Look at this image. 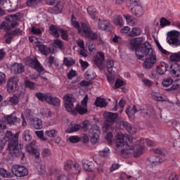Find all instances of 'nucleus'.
<instances>
[{
  "mask_svg": "<svg viewBox=\"0 0 180 180\" xmlns=\"http://www.w3.org/2000/svg\"><path fill=\"white\" fill-rule=\"evenodd\" d=\"M72 167H74V162L72 160H68L65 164V171H70Z\"/></svg>",
  "mask_w": 180,
  "mask_h": 180,
  "instance_id": "54",
  "label": "nucleus"
},
{
  "mask_svg": "<svg viewBox=\"0 0 180 180\" xmlns=\"http://www.w3.org/2000/svg\"><path fill=\"white\" fill-rule=\"evenodd\" d=\"M156 46H158V50H160L162 54H164L165 56H169L171 54V52H168L167 50L162 49V46H161L160 42H156Z\"/></svg>",
  "mask_w": 180,
  "mask_h": 180,
  "instance_id": "51",
  "label": "nucleus"
},
{
  "mask_svg": "<svg viewBox=\"0 0 180 180\" xmlns=\"http://www.w3.org/2000/svg\"><path fill=\"white\" fill-rule=\"evenodd\" d=\"M105 121L104 122L103 129L104 131H109L112 126L119 120V114L117 112H105L104 114Z\"/></svg>",
  "mask_w": 180,
  "mask_h": 180,
  "instance_id": "7",
  "label": "nucleus"
},
{
  "mask_svg": "<svg viewBox=\"0 0 180 180\" xmlns=\"http://www.w3.org/2000/svg\"><path fill=\"white\" fill-rule=\"evenodd\" d=\"M84 78L87 81L92 82L93 79L96 78V73L94 72L92 70L89 69L84 73Z\"/></svg>",
  "mask_w": 180,
  "mask_h": 180,
  "instance_id": "28",
  "label": "nucleus"
},
{
  "mask_svg": "<svg viewBox=\"0 0 180 180\" xmlns=\"http://www.w3.org/2000/svg\"><path fill=\"white\" fill-rule=\"evenodd\" d=\"M94 63L99 70L103 67V63H105V53L103 52H97L94 58Z\"/></svg>",
  "mask_w": 180,
  "mask_h": 180,
  "instance_id": "14",
  "label": "nucleus"
},
{
  "mask_svg": "<svg viewBox=\"0 0 180 180\" xmlns=\"http://www.w3.org/2000/svg\"><path fill=\"white\" fill-rule=\"evenodd\" d=\"M170 72L173 77H180V66L176 64H172L170 66Z\"/></svg>",
  "mask_w": 180,
  "mask_h": 180,
  "instance_id": "21",
  "label": "nucleus"
},
{
  "mask_svg": "<svg viewBox=\"0 0 180 180\" xmlns=\"http://www.w3.org/2000/svg\"><path fill=\"white\" fill-rule=\"evenodd\" d=\"M63 64L66 67H72V65L75 64V60H74L72 58H64Z\"/></svg>",
  "mask_w": 180,
  "mask_h": 180,
  "instance_id": "35",
  "label": "nucleus"
},
{
  "mask_svg": "<svg viewBox=\"0 0 180 180\" xmlns=\"http://www.w3.org/2000/svg\"><path fill=\"white\" fill-rule=\"evenodd\" d=\"M169 56V60L172 61V63H179L180 61V53H170Z\"/></svg>",
  "mask_w": 180,
  "mask_h": 180,
  "instance_id": "34",
  "label": "nucleus"
},
{
  "mask_svg": "<svg viewBox=\"0 0 180 180\" xmlns=\"http://www.w3.org/2000/svg\"><path fill=\"white\" fill-rule=\"evenodd\" d=\"M108 153L109 149L108 148H105L103 150H100V154L101 157H108Z\"/></svg>",
  "mask_w": 180,
  "mask_h": 180,
  "instance_id": "64",
  "label": "nucleus"
},
{
  "mask_svg": "<svg viewBox=\"0 0 180 180\" xmlns=\"http://www.w3.org/2000/svg\"><path fill=\"white\" fill-rule=\"evenodd\" d=\"M12 174L17 176V178H22L26 176L29 174V170L25 166H20L18 165H13L11 168Z\"/></svg>",
  "mask_w": 180,
  "mask_h": 180,
  "instance_id": "9",
  "label": "nucleus"
},
{
  "mask_svg": "<svg viewBox=\"0 0 180 180\" xmlns=\"http://www.w3.org/2000/svg\"><path fill=\"white\" fill-rule=\"evenodd\" d=\"M160 27H165V26H171V21L167 20L165 18H162L160 21Z\"/></svg>",
  "mask_w": 180,
  "mask_h": 180,
  "instance_id": "47",
  "label": "nucleus"
},
{
  "mask_svg": "<svg viewBox=\"0 0 180 180\" xmlns=\"http://www.w3.org/2000/svg\"><path fill=\"white\" fill-rule=\"evenodd\" d=\"M115 144L117 147H124L127 151L131 150L134 151V146H130L129 144H127V141H129V143H131L133 141V136L130 135H124L123 134H118L115 136Z\"/></svg>",
  "mask_w": 180,
  "mask_h": 180,
  "instance_id": "5",
  "label": "nucleus"
},
{
  "mask_svg": "<svg viewBox=\"0 0 180 180\" xmlns=\"http://www.w3.org/2000/svg\"><path fill=\"white\" fill-rule=\"evenodd\" d=\"M82 164L85 171H88L89 172L92 171V169L94 168V163H92V162H89L88 160L84 159L82 160Z\"/></svg>",
  "mask_w": 180,
  "mask_h": 180,
  "instance_id": "26",
  "label": "nucleus"
},
{
  "mask_svg": "<svg viewBox=\"0 0 180 180\" xmlns=\"http://www.w3.org/2000/svg\"><path fill=\"white\" fill-rule=\"evenodd\" d=\"M19 132L13 134L12 131H7L4 140L8 141V148L7 150H9V153L12 157H18L20 160H25V153L22 151L23 146L21 144H19Z\"/></svg>",
  "mask_w": 180,
  "mask_h": 180,
  "instance_id": "2",
  "label": "nucleus"
},
{
  "mask_svg": "<svg viewBox=\"0 0 180 180\" xmlns=\"http://www.w3.org/2000/svg\"><path fill=\"white\" fill-rule=\"evenodd\" d=\"M79 129H81V125L72 122L68 125L66 133H74L78 131Z\"/></svg>",
  "mask_w": 180,
  "mask_h": 180,
  "instance_id": "27",
  "label": "nucleus"
},
{
  "mask_svg": "<svg viewBox=\"0 0 180 180\" xmlns=\"http://www.w3.org/2000/svg\"><path fill=\"white\" fill-rule=\"evenodd\" d=\"M136 57L139 60L144 61L143 65L146 70H151L157 64V56L154 54V50L148 41L144 42L141 48L136 51ZM144 57L148 58L144 60Z\"/></svg>",
  "mask_w": 180,
  "mask_h": 180,
  "instance_id": "1",
  "label": "nucleus"
},
{
  "mask_svg": "<svg viewBox=\"0 0 180 180\" xmlns=\"http://www.w3.org/2000/svg\"><path fill=\"white\" fill-rule=\"evenodd\" d=\"M0 175L3 178H12L13 176L12 173L8 172V171L4 168H0Z\"/></svg>",
  "mask_w": 180,
  "mask_h": 180,
  "instance_id": "41",
  "label": "nucleus"
},
{
  "mask_svg": "<svg viewBox=\"0 0 180 180\" xmlns=\"http://www.w3.org/2000/svg\"><path fill=\"white\" fill-rule=\"evenodd\" d=\"M95 105L98 108H105V106H106V101L104 98L98 97L95 101Z\"/></svg>",
  "mask_w": 180,
  "mask_h": 180,
  "instance_id": "37",
  "label": "nucleus"
},
{
  "mask_svg": "<svg viewBox=\"0 0 180 180\" xmlns=\"http://www.w3.org/2000/svg\"><path fill=\"white\" fill-rule=\"evenodd\" d=\"M179 88H180V79H176L174 81L170 89H167V91H175L176 89H179Z\"/></svg>",
  "mask_w": 180,
  "mask_h": 180,
  "instance_id": "48",
  "label": "nucleus"
},
{
  "mask_svg": "<svg viewBox=\"0 0 180 180\" xmlns=\"http://www.w3.org/2000/svg\"><path fill=\"white\" fill-rule=\"evenodd\" d=\"M56 178L57 180H70L68 176H66L65 174H58L56 176Z\"/></svg>",
  "mask_w": 180,
  "mask_h": 180,
  "instance_id": "63",
  "label": "nucleus"
},
{
  "mask_svg": "<svg viewBox=\"0 0 180 180\" xmlns=\"http://www.w3.org/2000/svg\"><path fill=\"white\" fill-rule=\"evenodd\" d=\"M90 127H91V124H89V121L85 120L80 125V129H83L84 131H88V129H89Z\"/></svg>",
  "mask_w": 180,
  "mask_h": 180,
  "instance_id": "49",
  "label": "nucleus"
},
{
  "mask_svg": "<svg viewBox=\"0 0 180 180\" xmlns=\"http://www.w3.org/2000/svg\"><path fill=\"white\" fill-rule=\"evenodd\" d=\"M98 27L101 30H108L109 29V22L106 20L101 21L98 25Z\"/></svg>",
  "mask_w": 180,
  "mask_h": 180,
  "instance_id": "40",
  "label": "nucleus"
},
{
  "mask_svg": "<svg viewBox=\"0 0 180 180\" xmlns=\"http://www.w3.org/2000/svg\"><path fill=\"white\" fill-rule=\"evenodd\" d=\"M126 85V82L120 79H117L115 83V86L116 89L120 88V86H124Z\"/></svg>",
  "mask_w": 180,
  "mask_h": 180,
  "instance_id": "52",
  "label": "nucleus"
},
{
  "mask_svg": "<svg viewBox=\"0 0 180 180\" xmlns=\"http://www.w3.org/2000/svg\"><path fill=\"white\" fill-rule=\"evenodd\" d=\"M138 112H139L143 117H148V116L154 115V108L152 106L145 105L141 107Z\"/></svg>",
  "mask_w": 180,
  "mask_h": 180,
  "instance_id": "16",
  "label": "nucleus"
},
{
  "mask_svg": "<svg viewBox=\"0 0 180 180\" xmlns=\"http://www.w3.org/2000/svg\"><path fill=\"white\" fill-rule=\"evenodd\" d=\"M169 67V65H168V64H167L166 63L160 62L156 68L158 74H159V75H164V74H165V72L168 71Z\"/></svg>",
  "mask_w": 180,
  "mask_h": 180,
  "instance_id": "19",
  "label": "nucleus"
},
{
  "mask_svg": "<svg viewBox=\"0 0 180 180\" xmlns=\"http://www.w3.org/2000/svg\"><path fill=\"white\" fill-rule=\"evenodd\" d=\"M5 37L6 44H11L12 39H13V35L11 34V32H7L5 34Z\"/></svg>",
  "mask_w": 180,
  "mask_h": 180,
  "instance_id": "50",
  "label": "nucleus"
},
{
  "mask_svg": "<svg viewBox=\"0 0 180 180\" xmlns=\"http://www.w3.org/2000/svg\"><path fill=\"white\" fill-rule=\"evenodd\" d=\"M30 123L34 129L36 130H40L43 129V122H41V120L39 118H34L30 120Z\"/></svg>",
  "mask_w": 180,
  "mask_h": 180,
  "instance_id": "20",
  "label": "nucleus"
},
{
  "mask_svg": "<svg viewBox=\"0 0 180 180\" xmlns=\"http://www.w3.org/2000/svg\"><path fill=\"white\" fill-rule=\"evenodd\" d=\"M25 85L27 88H29L30 89H34V82L27 80L25 82Z\"/></svg>",
  "mask_w": 180,
  "mask_h": 180,
  "instance_id": "60",
  "label": "nucleus"
},
{
  "mask_svg": "<svg viewBox=\"0 0 180 180\" xmlns=\"http://www.w3.org/2000/svg\"><path fill=\"white\" fill-rule=\"evenodd\" d=\"M63 99L65 109L67 112L72 113V115H77V112L79 115H85L88 112V108L82 105H77L74 108V103L77 102V99H75V97L72 94H65L63 96Z\"/></svg>",
  "mask_w": 180,
  "mask_h": 180,
  "instance_id": "3",
  "label": "nucleus"
},
{
  "mask_svg": "<svg viewBox=\"0 0 180 180\" xmlns=\"http://www.w3.org/2000/svg\"><path fill=\"white\" fill-rule=\"evenodd\" d=\"M165 178H168L169 180H178V176L175 173H171V172L168 171L166 172Z\"/></svg>",
  "mask_w": 180,
  "mask_h": 180,
  "instance_id": "44",
  "label": "nucleus"
},
{
  "mask_svg": "<svg viewBox=\"0 0 180 180\" xmlns=\"http://www.w3.org/2000/svg\"><path fill=\"white\" fill-rule=\"evenodd\" d=\"M51 151L49 148H44L41 151V155L44 157H50Z\"/></svg>",
  "mask_w": 180,
  "mask_h": 180,
  "instance_id": "58",
  "label": "nucleus"
},
{
  "mask_svg": "<svg viewBox=\"0 0 180 180\" xmlns=\"http://www.w3.org/2000/svg\"><path fill=\"white\" fill-rule=\"evenodd\" d=\"M79 63L82 70H86L89 67V63L86 61H84L82 59H79Z\"/></svg>",
  "mask_w": 180,
  "mask_h": 180,
  "instance_id": "59",
  "label": "nucleus"
},
{
  "mask_svg": "<svg viewBox=\"0 0 180 180\" xmlns=\"http://www.w3.org/2000/svg\"><path fill=\"white\" fill-rule=\"evenodd\" d=\"M79 34H81L83 37L89 39L93 41H99V43H103L102 41V35L98 32H93L91 30L89 24L86 22H81L80 28L78 31Z\"/></svg>",
  "mask_w": 180,
  "mask_h": 180,
  "instance_id": "4",
  "label": "nucleus"
},
{
  "mask_svg": "<svg viewBox=\"0 0 180 180\" xmlns=\"http://www.w3.org/2000/svg\"><path fill=\"white\" fill-rule=\"evenodd\" d=\"M22 139L25 140V141H30L32 140V136H30V131L27 129L22 134Z\"/></svg>",
  "mask_w": 180,
  "mask_h": 180,
  "instance_id": "46",
  "label": "nucleus"
},
{
  "mask_svg": "<svg viewBox=\"0 0 180 180\" xmlns=\"http://www.w3.org/2000/svg\"><path fill=\"white\" fill-rule=\"evenodd\" d=\"M37 47H38L39 51L44 56H49V53H51V49L45 45L39 44V45H37Z\"/></svg>",
  "mask_w": 180,
  "mask_h": 180,
  "instance_id": "30",
  "label": "nucleus"
},
{
  "mask_svg": "<svg viewBox=\"0 0 180 180\" xmlns=\"http://www.w3.org/2000/svg\"><path fill=\"white\" fill-rule=\"evenodd\" d=\"M138 112L139 110L136 108V105H134L131 110L129 108L126 110V113L127 116H129V117H131V116H133V115H136V113H137Z\"/></svg>",
  "mask_w": 180,
  "mask_h": 180,
  "instance_id": "43",
  "label": "nucleus"
},
{
  "mask_svg": "<svg viewBox=\"0 0 180 180\" xmlns=\"http://www.w3.org/2000/svg\"><path fill=\"white\" fill-rule=\"evenodd\" d=\"M121 124L126 129L129 134H136V129L131 126L129 122L123 121Z\"/></svg>",
  "mask_w": 180,
  "mask_h": 180,
  "instance_id": "25",
  "label": "nucleus"
},
{
  "mask_svg": "<svg viewBox=\"0 0 180 180\" xmlns=\"http://www.w3.org/2000/svg\"><path fill=\"white\" fill-rule=\"evenodd\" d=\"M101 135V128L97 124L91 126L89 136L91 138V142L92 144H96L99 141V136Z\"/></svg>",
  "mask_w": 180,
  "mask_h": 180,
  "instance_id": "8",
  "label": "nucleus"
},
{
  "mask_svg": "<svg viewBox=\"0 0 180 180\" xmlns=\"http://www.w3.org/2000/svg\"><path fill=\"white\" fill-rule=\"evenodd\" d=\"M60 34H61V37L63 39V40H68V32H67V30H60Z\"/></svg>",
  "mask_w": 180,
  "mask_h": 180,
  "instance_id": "57",
  "label": "nucleus"
},
{
  "mask_svg": "<svg viewBox=\"0 0 180 180\" xmlns=\"http://www.w3.org/2000/svg\"><path fill=\"white\" fill-rule=\"evenodd\" d=\"M124 19H126L127 22L129 26H134L136 25V21L133 16L130 15L129 14H127L124 15Z\"/></svg>",
  "mask_w": 180,
  "mask_h": 180,
  "instance_id": "36",
  "label": "nucleus"
},
{
  "mask_svg": "<svg viewBox=\"0 0 180 180\" xmlns=\"http://www.w3.org/2000/svg\"><path fill=\"white\" fill-rule=\"evenodd\" d=\"M143 41H144V37H136L130 40L129 42V48L132 51H136V53L137 52V50H140L141 49V46H143Z\"/></svg>",
  "mask_w": 180,
  "mask_h": 180,
  "instance_id": "11",
  "label": "nucleus"
},
{
  "mask_svg": "<svg viewBox=\"0 0 180 180\" xmlns=\"http://www.w3.org/2000/svg\"><path fill=\"white\" fill-rule=\"evenodd\" d=\"M27 61L30 67L34 68L38 72H43L44 71V68H43V66H41V64H40V62L37 58H28Z\"/></svg>",
  "mask_w": 180,
  "mask_h": 180,
  "instance_id": "17",
  "label": "nucleus"
},
{
  "mask_svg": "<svg viewBox=\"0 0 180 180\" xmlns=\"http://www.w3.org/2000/svg\"><path fill=\"white\" fill-rule=\"evenodd\" d=\"M113 23L115 26H120L122 27V26L124 25V22H123V17H122V15L115 16L113 18Z\"/></svg>",
  "mask_w": 180,
  "mask_h": 180,
  "instance_id": "33",
  "label": "nucleus"
},
{
  "mask_svg": "<svg viewBox=\"0 0 180 180\" xmlns=\"http://www.w3.org/2000/svg\"><path fill=\"white\" fill-rule=\"evenodd\" d=\"M113 67H115V62L112 60H108L107 62V70L109 74H112L113 71Z\"/></svg>",
  "mask_w": 180,
  "mask_h": 180,
  "instance_id": "45",
  "label": "nucleus"
},
{
  "mask_svg": "<svg viewBox=\"0 0 180 180\" xmlns=\"http://www.w3.org/2000/svg\"><path fill=\"white\" fill-rule=\"evenodd\" d=\"M19 78L17 76H13L8 80L6 88L7 91H18L19 89Z\"/></svg>",
  "mask_w": 180,
  "mask_h": 180,
  "instance_id": "12",
  "label": "nucleus"
},
{
  "mask_svg": "<svg viewBox=\"0 0 180 180\" xmlns=\"http://www.w3.org/2000/svg\"><path fill=\"white\" fill-rule=\"evenodd\" d=\"M173 82H174V79H172V78H171V77H166V78H165L162 80V85L163 86L168 87L170 85H172Z\"/></svg>",
  "mask_w": 180,
  "mask_h": 180,
  "instance_id": "42",
  "label": "nucleus"
},
{
  "mask_svg": "<svg viewBox=\"0 0 180 180\" xmlns=\"http://www.w3.org/2000/svg\"><path fill=\"white\" fill-rule=\"evenodd\" d=\"M49 33L51 34V36H53V37L58 38L60 37V34L58 33V28H57V26L54 25H51L49 27Z\"/></svg>",
  "mask_w": 180,
  "mask_h": 180,
  "instance_id": "32",
  "label": "nucleus"
},
{
  "mask_svg": "<svg viewBox=\"0 0 180 180\" xmlns=\"http://www.w3.org/2000/svg\"><path fill=\"white\" fill-rule=\"evenodd\" d=\"M150 95H151V98H153V99H155V101H159L162 102L167 100V97L158 91H153L150 94Z\"/></svg>",
  "mask_w": 180,
  "mask_h": 180,
  "instance_id": "23",
  "label": "nucleus"
},
{
  "mask_svg": "<svg viewBox=\"0 0 180 180\" xmlns=\"http://www.w3.org/2000/svg\"><path fill=\"white\" fill-rule=\"evenodd\" d=\"M180 34L178 31H171L168 33V43L169 44H174V46H180L179 40Z\"/></svg>",
  "mask_w": 180,
  "mask_h": 180,
  "instance_id": "10",
  "label": "nucleus"
},
{
  "mask_svg": "<svg viewBox=\"0 0 180 180\" xmlns=\"http://www.w3.org/2000/svg\"><path fill=\"white\" fill-rule=\"evenodd\" d=\"M18 19V15H7L6 17V20H7V22H10L11 25V27H15V26L18 25V22L16 21Z\"/></svg>",
  "mask_w": 180,
  "mask_h": 180,
  "instance_id": "24",
  "label": "nucleus"
},
{
  "mask_svg": "<svg viewBox=\"0 0 180 180\" xmlns=\"http://www.w3.org/2000/svg\"><path fill=\"white\" fill-rule=\"evenodd\" d=\"M56 133H57V131L55 129H51V130L45 131V134H46V136H48V137H51V138L56 137Z\"/></svg>",
  "mask_w": 180,
  "mask_h": 180,
  "instance_id": "56",
  "label": "nucleus"
},
{
  "mask_svg": "<svg viewBox=\"0 0 180 180\" xmlns=\"http://www.w3.org/2000/svg\"><path fill=\"white\" fill-rule=\"evenodd\" d=\"M31 32L33 33V34H41V30L36 27H32Z\"/></svg>",
  "mask_w": 180,
  "mask_h": 180,
  "instance_id": "62",
  "label": "nucleus"
},
{
  "mask_svg": "<svg viewBox=\"0 0 180 180\" xmlns=\"http://www.w3.org/2000/svg\"><path fill=\"white\" fill-rule=\"evenodd\" d=\"M87 13H89L90 18L93 20L98 18V11L94 6H89L87 8Z\"/></svg>",
  "mask_w": 180,
  "mask_h": 180,
  "instance_id": "29",
  "label": "nucleus"
},
{
  "mask_svg": "<svg viewBox=\"0 0 180 180\" xmlns=\"http://www.w3.org/2000/svg\"><path fill=\"white\" fill-rule=\"evenodd\" d=\"M37 98L41 101V102H46L49 105H52V106H60L61 105V100L58 97L51 96L50 93H36Z\"/></svg>",
  "mask_w": 180,
  "mask_h": 180,
  "instance_id": "6",
  "label": "nucleus"
},
{
  "mask_svg": "<svg viewBox=\"0 0 180 180\" xmlns=\"http://www.w3.org/2000/svg\"><path fill=\"white\" fill-rule=\"evenodd\" d=\"M35 134L37 136V137H39V139H41V140L46 141L47 138L44 137V134L43 131H36Z\"/></svg>",
  "mask_w": 180,
  "mask_h": 180,
  "instance_id": "55",
  "label": "nucleus"
},
{
  "mask_svg": "<svg viewBox=\"0 0 180 180\" xmlns=\"http://www.w3.org/2000/svg\"><path fill=\"white\" fill-rule=\"evenodd\" d=\"M27 151L32 155H34L36 158H39L40 157V152L38 150L37 148H36V141H32L27 146Z\"/></svg>",
  "mask_w": 180,
  "mask_h": 180,
  "instance_id": "13",
  "label": "nucleus"
},
{
  "mask_svg": "<svg viewBox=\"0 0 180 180\" xmlns=\"http://www.w3.org/2000/svg\"><path fill=\"white\" fill-rule=\"evenodd\" d=\"M11 71L12 74H15V75L23 74L25 72V66L22 63H14L11 68Z\"/></svg>",
  "mask_w": 180,
  "mask_h": 180,
  "instance_id": "18",
  "label": "nucleus"
},
{
  "mask_svg": "<svg viewBox=\"0 0 180 180\" xmlns=\"http://www.w3.org/2000/svg\"><path fill=\"white\" fill-rule=\"evenodd\" d=\"M20 98V94H15L13 96L10 97L8 101L13 106H15L19 103V99Z\"/></svg>",
  "mask_w": 180,
  "mask_h": 180,
  "instance_id": "31",
  "label": "nucleus"
},
{
  "mask_svg": "<svg viewBox=\"0 0 180 180\" xmlns=\"http://www.w3.org/2000/svg\"><path fill=\"white\" fill-rule=\"evenodd\" d=\"M69 79H72L74 77H77V72L74 70H71L70 72L67 74Z\"/></svg>",
  "mask_w": 180,
  "mask_h": 180,
  "instance_id": "61",
  "label": "nucleus"
},
{
  "mask_svg": "<svg viewBox=\"0 0 180 180\" xmlns=\"http://www.w3.org/2000/svg\"><path fill=\"white\" fill-rule=\"evenodd\" d=\"M131 12L134 13V15H135V16H137V18H140V16H143L144 14V10L140 5L133 7L131 8Z\"/></svg>",
  "mask_w": 180,
  "mask_h": 180,
  "instance_id": "22",
  "label": "nucleus"
},
{
  "mask_svg": "<svg viewBox=\"0 0 180 180\" xmlns=\"http://www.w3.org/2000/svg\"><path fill=\"white\" fill-rule=\"evenodd\" d=\"M4 119L6 123L11 126H18V124H20V118L18 117L15 113L5 116Z\"/></svg>",
  "mask_w": 180,
  "mask_h": 180,
  "instance_id": "15",
  "label": "nucleus"
},
{
  "mask_svg": "<svg viewBox=\"0 0 180 180\" xmlns=\"http://www.w3.org/2000/svg\"><path fill=\"white\" fill-rule=\"evenodd\" d=\"M144 150V148L141 146H138L136 147V153L134 154L135 158H137V157H140L141 154H143V151Z\"/></svg>",
  "mask_w": 180,
  "mask_h": 180,
  "instance_id": "53",
  "label": "nucleus"
},
{
  "mask_svg": "<svg viewBox=\"0 0 180 180\" xmlns=\"http://www.w3.org/2000/svg\"><path fill=\"white\" fill-rule=\"evenodd\" d=\"M40 114L46 117H51V110L50 108H41L39 110Z\"/></svg>",
  "mask_w": 180,
  "mask_h": 180,
  "instance_id": "39",
  "label": "nucleus"
},
{
  "mask_svg": "<svg viewBox=\"0 0 180 180\" xmlns=\"http://www.w3.org/2000/svg\"><path fill=\"white\" fill-rule=\"evenodd\" d=\"M141 34V29L138 27H133L129 33L131 37H136V36H140Z\"/></svg>",
  "mask_w": 180,
  "mask_h": 180,
  "instance_id": "38",
  "label": "nucleus"
}]
</instances>
